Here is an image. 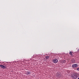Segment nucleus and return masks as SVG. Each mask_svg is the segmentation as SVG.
Segmentation results:
<instances>
[{"instance_id":"f257e3e1","label":"nucleus","mask_w":79,"mask_h":79,"mask_svg":"<svg viewBox=\"0 0 79 79\" xmlns=\"http://www.w3.org/2000/svg\"><path fill=\"white\" fill-rule=\"evenodd\" d=\"M0 67H1V68H2V69H6V65L5 64L0 65Z\"/></svg>"},{"instance_id":"f03ea898","label":"nucleus","mask_w":79,"mask_h":79,"mask_svg":"<svg viewBox=\"0 0 79 79\" xmlns=\"http://www.w3.org/2000/svg\"><path fill=\"white\" fill-rule=\"evenodd\" d=\"M56 76L58 78H59V77H60L61 76V74L60 72L57 73V74Z\"/></svg>"},{"instance_id":"7ed1b4c3","label":"nucleus","mask_w":79,"mask_h":79,"mask_svg":"<svg viewBox=\"0 0 79 79\" xmlns=\"http://www.w3.org/2000/svg\"><path fill=\"white\" fill-rule=\"evenodd\" d=\"M52 61L53 63H57L58 61L57 59H55L53 60Z\"/></svg>"},{"instance_id":"20e7f679","label":"nucleus","mask_w":79,"mask_h":79,"mask_svg":"<svg viewBox=\"0 0 79 79\" xmlns=\"http://www.w3.org/2000/svg\"><path fill=\"white\" fill-rule=\"evenodd\" d=\"M72 68H77V64H74L72 65Z\"/></svg>"},{"instance_id":"39448f33","label":"nucleus","mask_w":79,"mask_h":79,"mask_svg":"<svg viewBox=\"0 0 79 79\" xmlns=\"http://www.w3.org/2000/svg\"><path fill=\"white\" fill-rule=\"evenodd\" d=\"M25 74H27V75H29V74H31V72H26L25 73Z\"/></svg>"},{"instance_id":"423d86ee","label":"nucleus","mask_w":79,"mask_h":79,"mask_svg":"<svg viewBox=\"0 0 79 79\" xmlns=\"http://www.w3.org/2000/svg\"><path fill=\"white\" fill-rule=\"evenodd\" d=\"M50 58V57H49V56H46V60L48 59V58Z\"/></svg>"},{"instance_id":"0eeeda50","label":"nucleus","mask_w":79,"mask_h":79,"mask_svg":"<svg viewBox=\"0 0 79 79\" xmlns=\"http://www.w3.org/2000/svg\"><path fill=\"white\" fill-rule=\"evenodd\" d=\"M69 55H72L73 54V52H70L69 53Z\"/></svg>"},{"instance_id":"6e6552de","label":"nucleus","mask_w":79,"mask_h":79,"mask_svg":"<svg viewBox=\"0 0 79 79\" xmlns=\"http://www.w3.org/2000/svg\"><path fill=\"white\" fill-rule=\"evenodd\" d=\"M78 52H79V49H78Z\"/></svg>"},{"instance_id":"1a4fd4ad","label":"nucleus","mask_w":79,"mask_h":79,"mask_svg":"<svg viewBox=\"0 0 79 79\" xmlns=\"http://www.w3.org/2000/svg\"><path fill=\"white\" fill-rule=\"evenodd\" d=\"M78 79H79V77L78 78Z\"/></svg>"},{"instance_id":"9d476101","label":"nucleus","mask_w":79,"mask_h":79,"mask_svg":"<svg viewBox=\"0 0 79 79\" xmlns=\"http://www.w3.org/2000/svg\"><path fill=\"white\" fill-rule=\"evenodd\" d=\"M73 63H74V62H73Z\"/></svg>"}]
</instances>
